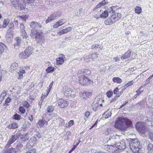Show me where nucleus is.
Returning a JSON list of instances; mask_svg holds the SVG:
<instances>
[{"mask_svg":"<svg viewBox=\"0 0 153 153\" xmlns=\"http://www.w3.org/2000/svg\"><path fill=\"white\" fill-rule=\"evenodd\" d=\"M115 127L122 131L126 130L127 128L132 127L131 121L125 117H119L116 121Z\"/></svg>","mask_w":153,"mask_h":153,"instance_id":"f257e3e1","label":"nucleus"},{"mask_svg":"<svg viewBox=\"0 0 153 153\" xmlns=\"http://www.w3.org/2000/svg\"><path fill=\"white\" fill-rule=\"evenodd\" d=\"M30 36L32 38H35L37 42L43 41L44 39L43 33L36 29L31 30Z\"/></svg>","mask_w":153,"mask_h":153,"instance_id":"f03ea898","label":"nucleus"},{"mask_svg":"<svg viewBox=\"0 0 153 153\" xmlns=\"http://www.w3.org/2000/svg\"><path fill=\"white\" fill-rule=\"evenodd\" d=\"M130 147L134 153H140V142L137 139H132L129 143Z\"/></svg>","mask_w":153,"mask_h":153,"instance_id":"7ed1b4c3","label":"nucleus"},{"mask_svg":"<svg viewBox=\"0 0 153 153\" xmlns=\"http://www.w3.org/2000/svg\"><path fill=\"white\" fill-rule=\"evenodd\" d=\"M126 143L125 140L122 139L117 144H115L114 146H111L113 147V149L116 153L120 152L126 148Z\"/></svg>","mask_w":153,"mask_h":153,"instance_id":"20e7f679","label":"nucleus"},{"mask_svg":"<svg viewBox=\"0 0 153 153\" xmlns=\"http://www.w3.org/2000/svg\"><path fill=\"white\" fill-rule=\"evenodd\" d=\"M79 83L83 85H88L93 82V81L84 75H81L79 77Z\"/></svg>","mask_w":153,"mask_h":153,"instance_id":"39448f33","label":"nucleus"},{"mask_svg":"<svg viewBox=\"0 0 153 153\" xmlns=\"http://www.w3.org/2000/svg\"><path fill=\"white\" fill-rule=\"evenodd\" d=\"M21 135V133L19 132L17 133L16 135H12L10 138L8 140L7 143L5 146V147L9 148L10 147L11 144L18 139Z\"/></svg>","mask_w":153,"mask_h":153,"instance_id":"423d86ee","label":"nucleus"},{"mask_svg":"<svg viewBox=\"0 0 153 153\" xmlns=\"http://www.w3.org/2000/svg\"><path fill=\"white\" fill-rule=\"evenodd\" d=\"M138 131L141 134H145L147 131V127L142 123H138L136 126Z\"/></svg>","mask_w":153,"mask_h":153,"instance_id":"0eeeda50","label":"nucleus"},{"mask_svg":"<svg viewBox=\"0 0 153 153\" xmlns=\"http://www.w3.org/2000/svg\"><path fill=\"white\" fill-rule=\"evenodd\" d=\"M111 14H110L111 18L113 19L114 22H115L119 19L121 17V14L119 13H115L114 10H111Z\"/></svg>","mask_w":153,"mask_h":153,"instance_id":"6e6552de","label":"nucleus"},{"mask_svg":"<svg viewBox=\"0 0 153 153\" xmlns=\"http://www.w3.org/2000/svg\"><path fill=\"white\" fill-rule=\"evenodd\" d=\"M58 105L61 108H64L68 105V101L62 99H59L57 101Z\"/></svg>","mask_w":153,"mask_h":153,"instance_id":"1a4fd4ad","label":"nucleus"},{"mask_svg":"<svg viewBox=\"0 0 153 153\" xmlns=\"http://www.w3.org/2000/svg\"><path fill=\"white\" fill-rule=\"evenodd\" d=\"M66 22V21L64 19L60 20L56 22V23L53 25V28H57L60 26L62 25Z\"/></svg>","mask_w":153,"mask_h":153,"instance_id":"9d476101","label":"nucleus"},{"mask_svg":"<svg viewBox=\"0 0 153 153\" xmlns=\"http://www.w3.org/2000/svg\"><path fill=\"white\" fill-rule=\"evenodd\" d=\"M111 14V12L110 11L109 12L107 10H105L103 12H102L101 14L100 15V17H95L96 18L98 19L99 18L101 17L102 18H106L109 15Z\"/></svg>","mask_w":153,"mask_h":153,"instance_id":"9b49d317","label":"nucleus"},{"mask_svg":"<svg viewBox=\"0 0 153 153\" xmlns=\"http://www.w3.org/2000/svg\"><path fill=\"white\" fill-rule=\"evenodd\" d=\"M120 139V136L117 134H113L111 136V138H110L109 140L111 141H115L116 143H117Z\"/></svg>","mask_w":153,"mask_h":153,"instance_id":"f8f14e48","label":"nucleus"},{"mask_svg":"<svg viewBox=\"0 0 153 153\" xmlns=\"http://www.w3.org/2000/svg\"><path fill=\"white\" fill-rule=\"evenodd\" d=\"M72 30L71 27H68L65 29H63L58 33V34L59 36L62 34L67 33L68 32H69Z\"/></svg>","mask_w":153,"mask_h":153,"instance_id":"ddd939ff","label":"nucleus"},{"mask_svg":"<svg viewBox=\"0 0 153 153\" xmlns=\"http://www.w3.org/2000/svg\"><path fill=\"white\" fill-rule=\"evenodd\" d=\"M97 99H95V101L94 102L92 103V109L94 110V111H96L98 108V107L99 104V103L97 102L98 100H97Z\"/></svg>","mask_w":153,"mask_h":153,"instance_id":"4468645a","label":"nucleus"},{"mask_svg":"<svg viewBox=\"0 0 153 153\" xmlns=\"http://www.w3.org/2000/svg\"><path fill=\"white\" fill-rule=\"evenodd\" d=\"M65 56L64 55H62L60 57H59L56 59V64L58 65H61L63 64L64 62V59Z\"/></svg>","mask_w":153,"mask_h":153,"instance_id":"2eb2a0df","label":"nucleus"},{"mask_svg":"<svg viewBox=\"0 0 153 153\" xmlns=\"http://www.w3.org/2000/svg\"><path fill=\"white\" fill-rule=\"evenodd\" d=\"M10 26V27L9 29L8 30L7 32L6 33V37H7V36H8V37L9 36V35H11V34H12V30L13 29V27H14V24L13 23H10V24L9 25V26Z\"/></svg>","mask_w":153,"mask_h":153,"instance_id":"dca6fc26","label":"nucleus"},{"mask_svg":"<svg viewBox=\"0 0 153 153\" xmlns=\"http://www.w3.org/2000/svg\"><path fill=\"white\" fill-rule=\"evenodd\" d=\"M131 50H128L122 56L121 59H123L129 57L131 55Z\"/></svg>","mask_w":153,"mask_h":153,"instance_id":"f3484780","label":"nucleus"},{"mask_svg":"<svg viewBox=\"0 0 153 153\" xmlns=\"http://www.w3.org/2000/svg\"><path fill=\"white\" fill-rule=\"evenodd\" d=\"M108 3V0H104L100 2L96 6V8L98 9L100 8L102 6H104L107 4Z\"/></svg>","mask_w":153,"mask_h":153,"instance_id":"a211bd4d","label":"nucleus"},{"mask_svg":"<svg viewBox=\"0 0 153 153\" xmlns=\"http://www.w3.org/2000/svg\"><path fill=\"white\" fill-rule=\"evenodd\" d=\"M33 49L32 47L29 46L27 48H26L25 50V53H27V54L29 56L32 53Z\"/></svg>","mask_w":153,"mask_h":153,"instance_id":"6ab92c4d","label":"nucleus"},{"mask_svg":"<svg viewBox=\"0 0 153 153\" xmlns=\"http://www.w3.org/2000/svg\"><path fill=\"white\" fill-rule=\"evenodd\" d=\"M8 148H6L5 146L4 153H16L13 148L11 147L9 149Z\"/></svg>","mask_w":153,"mask_h":153,"instance_id":"aec40b11","label":"nucleus"},{"mask_svg":"<svg viewBox=\"0 0 153 153\" xmlns=\"http://www.w3.org/2000/svg\"><path fill=\"white\" fill-rule=\"evenodd\" d=\"M18 64L16 63H12L10 67V70L11 72L16 70L17 69L18 67Z\"/></svg>","mask_w":153,"mask_h":153,"instance_id":"412c9836","label":"nucleus"},{"mask_svg":"<svg viewBox=\"0 0 153 153\" xmlns=\"http://www.w3.org/2000/svg\"><path fill=\"white\" fill-rule=\"evenodd\" d=\"M30 26L32 28H35L38 27H42V25L40 24L35 22H32L30 24Z\"/></svg>","mask_w":153,"mask_h":153,"instance_id":"4be33fe9","label":"nucleus"},{"mask_svg":"<svg viewBox=\"0 0 153 153\" xmlns=\"http://www.w3.org/2000/svg\"><path fill=\"white\" fill-rule=\"evenodd\" d=\"M25 71L22 69H21L17 73L18 75L17 76V78L19 79H21L23 77V74H25Z\"/></svg>","mask_w":153,"mask_h":153,"instance_id":"5701e85b","label":"nucleus"},{"mask_svg":"<svg viewBox=\"0 0 153 153\" xmlns=\"http://www.w3.org/2000/svg\"><path fill=\"white\" fill-rule=\"evenodd\" d=\"M23 145L21 143H19L16 146V148H14L15 152L16 153L19 151L23 147Z\"/></svg>","mask_w":153,"mask_h":153,"instance_id":"b1692460","label":"nucleus"},{"mask_svg":"<svg viewBox=\"0 0 153 153\" xmlns=\"http://www.w3.org/2000/svg\"><path fill=\"white\" fill-rule=\"evenodd\" d=\"M29 56L26 53H25V51L24 52H21L19 55V57L22 59H26Z\"/></svg>","mask_w":153,"mask_h":153,"instance_id":"393cba45","label":"nucleus"},{"mask_svg":"<svg viewBox=\"0 0 153 153\" xmlns=\"http://www.w3.org/2000/svg\"><path fill=\"white\" fill-rule=\"evenodd\" d=\"M113 20V19L111 17L110 18H108L105 21V23L107 25H111L115 22H114Z\"/></svg>","mask_w":153,"mask_h":153,"instance_id":"a878e982","label":"nucleus"},{"mask_svg":"<svg viewBox=\"0 0 153 153\" xmlns=\"http://www.w3.org/2000/svg\"><path fill=\"white\" fill-rule=\"evenodd\" d=\"M18 124L15 123H13L8 126V128L10 129H15L18 127Z\"/></svg>","mask_w":153,"mask_h":153,"instance_id":"bb28decb","label":"nucleus"},{"mask_svg":"<svg viewBox=\"0 0 153 153\" xmlns=\"http://www.w3.org/2000/svg\"><path fill=\"white\" fill-rule=\"evenodd\" d=\"M72 92L70 88H65V91L64 92V94L65 96H68V94H71Z\"/></svg>","mask_w":153,"mask_h":153,"instance_id":"cd10ccee","label":"nucleus"},{"mask_svg":"<svg viewBox=\"0 0 153 153\" xmlns=\"http://www.w3.org/2000/svg\"><path fill=\"white\" fill-rule=\"evenodd\" d=\"M55 19V17H54L52 14L51 16H50L48 18V19L46 20V23H47L49 22L52 21Z\"/></svg>","mask_w":153,"mask_h":153,"instance_id":"c85d7f7f","label":"nucleus"},{"mask_svg":"<svg viewBox=\"0 0 153 153\" xmlns=\"http://www.w3.org/2000/svg\"><path fill=\"white\" fill-rule=\"evenodd\" d=\"M113 80L114 82H116L117 83H120L122 82V79L119 77H115L113 79Z\"/></svg>","mask_w":153,"mask_h":153,"instance_id":"c756f323","label":"nucleus"},{"mask_svg":"<svg viewBox=\"0 0 153 153\" xmlns=\"http://www.w3.org/2000/svg\"><path fill=\"white\" fill-rule=\"evenodd\" d=\"M6 47L5 45L3 43L0 44V54H1L4 52Z\"/></svg>","mask_w":153,"mask_h":153,"instance_id":"7c9ffc66","label":"nucleus"},{"mask_svg":"<svg viewBox=\"0 0 153 153\" xmlns=\"http://www.w3.org/2000/svg\"><path fill=\"white\" fill-rule=\"evenodd\" d=\"M37 123L40 128L43 126L45 124L44 120H39Z\"/></svg>","mask_w":153,"mask_h":153,"instance_id":"2f4dec72","label":"nucleus"},{"mask_svg":"<svg viewBox=\"0 0 153 153\" xmlns=\"http://www.w3.org/2000/svg\"><path fill=\"white\" fill-rule=\"evenodd\" d=\"M54 68L53 67L50 66L47 68L46 71L48 73H52L54 71Z\"/></svg>","mask_w":153,"mask_h":153,"instance_id":"473e14b6","label":"nucleus"},{"mask_svg":"<svg viewBox=\"0 0 153 153\" xmlns=\"http://www.w3.org/2000/svg\"><path fill=\"white\" fill-rule=\"evenodd\" d=\"M12 4L14 7H17L18 6V0H11Z\"/></svg>","mask_w":153,"mask_h":153,"instance_id":"72a5a7b5","label":"nucleus"},{"mask_svg":"<svg viewBox=\"0 0 153 153\" xmlns=\"http://www.w3.org/2000/svg\"><path fill=\"white\" fill-rule=\"evenodd\" d=\"M111 114L112 113L111 112L107 111L105 112L103 115L104 117L105 116V119L108 118L111 116Z\"/></svg>","mask_w":153,"mask_h":153,"instance_id":"f704fd0d","label":"nucleus"},{"mask_svg":"<svg viewBox=\"0 0 153 153\" xmlns=\"http://www.w3.org/2000/svg\"><path fill=\"white\" fill-rule=\"evenodd\" d=\"M153 146L152 144L149 145L148 147V153H153Z\"/></svg>","mask_w":153,"mask_h":153,"instance_id":"c9c22d12","label":"nucleus"},{"mask_svg":"<svg viewBox=\"0 0 153 153\" xmlns=\"http://www.w3.org/2000/svg\"><path fill=\"white\" fill-rule=\"evenodd\" d=\"M9 23V21L8 19H5L3 22L2 27L4 28L6 27Z\"/></svg>","mask_w":153,"mask_h":153,"instance_id":"e433bc0d","label":"nucleus"},{"mask_svg":"<svg viewBox=\"0 0 153 153\" xmlns=\"http://www.w3.org/2000/svg\"><path fill=\"white\" fill-rule=\"evenodd\" d=\"M16 42L15 45H19L21 43V40L20 38L19 37H16Z\"/></svg>","mask_w":153,"mask_h":153,"instance_id":"4c0bfd02","label":"nucleus"},{"mask_svg":"<svg viewBox=\"0 0 153 153\" xmlns=\"http://www.w3.org/2000/svg\"><path fill=\"white\" fill-rule=\"evenodd\" d=\"M22 104L23 106L26 108H28L30 107L29 103L26 101H23Z\"/></svg>","mask_w":153,"mask_h":153,"instance_id":"58836bf2","label":"nucleus"},{"mask_svg":"<svg viewBox=\"0 0 153 153\" xmlns=\"http://www.w3.org/2000/svg\"><path fill=\"white\" fill-rule=\"evenodd\" d=\"M80 94H83V96H84V97H85V96H86V97H87V96H88L90 95H91V93L89 92H86V91H84V92H83V93H82V92H81L80 93Z\"/></svg>","mask_w":153,"mask_h":153,"instance_id":"ea45409f","label":"nucleus"},{"mask_svg":"<svg viewBox=\"0 0 153 153\" xmlns=\"http://www.w3.org/2000/svg\"><path fill=\"white\" fill-rule=\"evenodd\" d=\"M54 110V108L51 106H48L47 109V111L48 113H51Z\"/></svg>","mask_w":153,"mask_h":153,"instance_id":"a19ab883","label":"nucleus"},{"mask_svg":"<svg viewBox=\"0 0 153 153\" xmlns=\"http://www.w3.org/2000/svg\"><path fill=\"white\" fill-rule=\"evenodd\" d=\"M61 14L59 12H55L52 14L53 16L55 17V19L56 17H58L60 16Z\"/></svg>","mask_w":153,"mask_h":153,"instance_id":"79ce46f5","label":"nucleus"},{"mask_svg":"<svg viewBox=\"0 0 153 153\" xmlns=\"http://www.w3.org/2000/svg\"><path fill=\"white\" fill-rule=\"evenodd\" d=\"M20 32L22 33V32H24L25 31V30L24 25L23 23L20 24Z\"/></svg>","mask_w":153,"mask_h":153,"instance_id":"37998d69","label":"nucleus"},{"mask_svg":"<svg viewBox=\"0 0 153 153\" xmlns=\"http://www.w3.org/2000/svg\"><path fill=\"white\" fill-rule=\"evenodd\" d=\"M20 117L21 116L17 114H16L14 115L13 117V118L14 119L17 120H19Z\"/></svg>","mask_w":153,"mask_h":153,"instance_id":"c03bdc74","label":"nucleus"},{"mask_svg":"<svg viewBox=\"0 0 153 153\" xmlns=\"http://www.w3.org/2000/svg\"><path fill=\"white\" fill-rule=\"evenodd\" d=\"M133 82L132 81H131L129 82H128V83H127L125 85V88H127L128 87V86L131 85H133Z\"/></svg>","mask_w":153,"mask_h":153,"instance_id":"a18cd8bd","label":"nucleus"},{"mask_svg":"<svg viewBox=\"0 0 153 153\" xmlns=\"http://www.w3.org/2000/svg\"><path fill=\"white\" fill-rule=\"evenodd\" d=\"M11 100V99L9 98V97H8L6 100L5 101V104H4V105H5V106L6 107L7 106H8L9 105V104H8V103H9Z\"/></svg>","mask_w":153,"mask_h":153,"instance_id":"49530a36","label":"nucleus"},{"mask_svg":"<svg viewBox=\"0 0 153 153\" xmlns=\"http://www.w3.org/2000/svg\"><path fill=\"white\" fill-rule=\"evenodd\" d=\"M19 111L22 114H24L25 111V108L23 107H20L19 108Z\"/></svg>","mask_w":153,"mask_h":153,"instance_id":"de8ad7c7","label":"nucleus"},{"mask_svg":"<svg viewBox=\"0 0 153 153\" xmlns=\"http://www.w3.org/2000/svg\"><path fill=\"white\" fill-rule=\"evenodd\" d=\"M34 1V0H23V2L25 3H31Z\"/></svg>","mask_w":153,"mask_h":153,"instance_id":"09e8293b","label":"nucleus"},{"mask_svg":"<svg viewBox=\"0 0 153 153\" xmlns=\"http://www.w3.org/2000/svg\"><path fill=\"white\" fill-rule=\"evenodd\" d=\"M106 94L107 95V97H110L113 94V93L111 91H108L106 92Z\"/></svg>","mask_w":153,"mask_h":153,"instance_id":"8fccbe9b","label":"nucleus"},{"mask_svg":"<svg viewBox=\"0 0 153 153\" xmlns=\"http://www.w3.org/2000/svg\"><path fill=\"white\" fill-rule=\"evenodd\" d=\"M21 33H22V36H23V38L24 39H27V35L26 34L25 31L24 32H22Z\"/></svg>","mask_w":153,"mask_h":153,"instance_id":"3c124183","label":"nucleus"},{"mask_svg":"<svg viewBox=\"0 0 153 153\" xmlns=\"http://www.w3.org/2000/svg\"><path fill=\"white\" fill-rule=\"evenodd\" d=\"M85 72L86 73V74H85V76L86 75L87 76H90L91 73V71L88 70H86Z\"/></svg>","mask_w":153,"mask_h":153,"instance_id":"603ef678","label":"nucleus"},{"mask_svg":"<svg viewBox=\"0 0 153 153\" xmlns=\"http://www.w3.org/2000/svg\"><path fill=\"white\" fill-rule=\"evenodd\" d=\"M119 91V89L118 88H117L114 91V94H116L117 95L116 96L117 97V95L119 94L118 92Z\"/></svg>","mask_w":153,"mask_h":153,"instance_id":"864d4df0","label":"nucleus"},{"mask_svg":"<svg viewBox=\"0 0 153 153\" xmlns=\"http://www.w3.org/2000/svg\"><path fill=\"white\" fill-rule=\"evenodd\" d=\"M7 91L6 90L4 91H3L1 93L0 96L4 98L5 97L7 94Z\"/></svg>","mask_w":153,"mask_h":153,"instance_id":"5fc2aeb1","label":"nucleus"},{"mask_svg":"<svg viewBox=\"0 0 153 153\" xmlns=\"http://www.w3.org/2000/svg\"><path fill=\"white\" fill-rule=\"evenodd\" d=\"M90 112L88 111H86L85 113V117L88 118V117L90 115Z\"/></svg>","mask_w":153,"mask_h":153,"instance_id":"6e6d98bb","label":"nucleus"},{"mask_svg":"<svg viewBox=\"0 0 153 153\" xmlns=\"http://www.w3.org/2000/svg\"><path fill=\"white\" fill-rule=\"evenodd\" d=\"M53 82L52 81V82L50 84L49 86L48 87V90H49V92H50V90H51V88L52 87V85L53 84Z\"/></svg>","mask_w":153,"mask_h":153,"instance_id":"4d7b16f0","label":"nucleus"},{"mask_svg":"<svg viewBox=\"0 0 153 153\" xmlns=\"http://www.w3.org/2000/svg\"><path fill=\"white\" fill-rule=\"evenodd\" d=\"M74 123V122L73 120H70L68 123V126L70 127Z\"/></svg>","mask_w":153,"mask_h":153,"instance_id":"13d9d810","label":"nucleus"},{"mask_svg":"<svg viewBox=\"0 0 153 153\" xmlns=\"http://www.w3.org/2000/svg\"><path fill=\"white\" fill-rule=\"evenodd\" d=\"M140 89L141 88H139L136 91V92L137 93V94L138 95V96H139L142 93L141 91H140Z\"/></svg>","mask_w":153,"mask_h":153,"instance_id":"bf43d9fd","label":"nucleus"},{"mask_svg":"<svg viewBox=\"0 0 153 153\" xmlns=\"http://www.w3.org/2000/svg\"><path fill=\"white\" fill-rule=\"evenodd\" d=\"M27 18V16L26 15H25L24 16V17H21V19L22 21H26V19Z\"/></svg>","mask_w":153,"mask_h":153,"instance_id":"052dcab7","label":"nucleus"},{"mask_svg":"<svg viewBox=\"0 0 153 153\" xmlns=\"http://www.w3.org/2000/svg\"><path fill=\"white\" fill-rule=\"evenodd\" d=\"M98 55L97 54L93 53L91 56L93 58H97L98 57Z\"/></svg>","mask_w":153,"mask_h":153,"instance_id":"680f3d73","label":"nucleus"},{"mask_svg":"<svg viewBox=\"0 0 153 153\" xmlns=\"http://www.w3.org/2000/svg\"><path fill=\"white\" fill-rule=\"evenodd\" d=\"M43 101V100L42 99H41L40 100V101L39 102V108H41V105L42 104V102Z\"/></svg>","mask_w":153,"mask_h":153,"instance_id":"e2e57ef3","label":"nucleus"},{"mask_svg":"<svg viewBox=\"0 0 153 153\" xmlns=\"http://www.w3.org/2000/svg\"><path fill=\"white\" fill-rule=\"evenodd\" d=\"M17 88V89L18 90V91H16L15 92V93L17 94H19L20 93V89H21L20 88V87H18Z\"/></svg>","mask_w":153,"mask_h":153,"instance_id":"0e129e2a","label":"nucleus"},{"mask_svg":"<svg viewBox=\"0 0 153 153\" xmlns=\"http://www.w3.org/2000/svg\"><path fill=\"white\" fill-rule=\"evenodd\" d=\"M33 117L32 115H30L28 117V119L30 120L31 121H32L33 120Z\"/></svg>","mask_w":153,"mask_h":153,"instance_id":"69168bd1","label":"nucleus"},{"mask_svg":"<svg viewBox=\"0 0 153 153\" xmlns=\"http://www.w3.org/2000/svg\"><path fill=\"white\" fill-rule=\"evenodd\" d=\"M151 79L149 77L146 81V84H148L150 82V80Z\"/></svg>","mask_w":153,"mask_h":153,"instance_id":"338daca9","label":"nucleus"},{"mask_svg":"<svg viewBox=\"0 0 153 153\" xmlns=\"http://www.w3.org/2000/svg\"><path fill=\"white\" fill-rule=\"evenodd\" d=\"M149 136L150 138L153 141V134L151 133Z\"/></svg>","mask_w":153,"mask_h":153,"instance_id":"774afa93","label":"nucleus"}]
</instances>
